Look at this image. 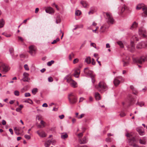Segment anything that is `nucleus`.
Wrapping results in <instances>:
<instances>
[{
  "label": "nucleus",
  "mask_w": 147,
  "mask_h": 147,
  "mask_svg": "<svg viewBox=\"0 0 147 147\" xmlns=\"http://www.w3.org/2000/svg\"><path fill=\"white\" fill-rule=\"evenodd\" d=\"M95 87L100 92H102L107 89V87L106 84L102 82H100L98 86H96Z\"/></svg>",
  "instance_id": "obj_1"
},
{
  "label": "nucleus",
  "mask_w": 147,
  "mask_h": 147,
  "mask_svg": "<svg viewBox=\"0 0 147 147\" xmlns=\"http://www.w3.org/2000/svg\"><path fill=\"white\" fill-rule=\"evenodd\" d=\"M68 98L69 102L72 104L76 103L77 101V98L76 95L72 92L69 94Z\"/></svg>",
  "instance_id": "obj_2"
},
{
  "label": "nucleus",
  "mask_w": 147,
  "mask_h": 147,
  "mask_svg": "<svg viewBox=\"0 0 147 147\" xmlns=\"http://www.w3.org/2000/svg\"><path fill=\"white\" fill-rule=\"evenodd\" d=\"M107 18L106 19L107 22L109 24H112L114 22V20L113 19L111 13L107 12L106 13Z\"/></svg>",
  "instance_id": "obj_3"
},
{
  "label": "nucleus",
  "mask_w": 147,
  "mask_h": 147,
  "mask_svg": "<svg viewBox=\"0 0 147 147\" xmlns=\"http://www.w3.org/2000/svg\"><path fill=\"white\" fill-rule=\"evenodd\" d=\"M68 76H66L64 78V80H66L67 82L69 83L70 85L73 88H76V87L77 83L72 80L69 77L68 78Z\"/></svg>",
  "instance_id": "obj_4"
},
{
  "label": "nucleus",
  "mask_w": 147,
  "mask_h": 147,
  "mask_svg": "<svg viewBox=\"0 0 147 147\" xmlns=\"http://www.w3.org/2000/svg\"><path fill=\"white\" fill-rule=\"evenodd\" d=\"M146 58L144 56H142L139 57L133 58L134 62L142 64L145 62Z\"/></svg>",
  "instance_id": "obj_5"
},
{
  "label": "nucleus",
  "mask_w": 147,
  "mask_h": 147,
  "mask_svg": "<svg viewBox=\"0 0 147 147\" xmlns=\"http://www.w3.org/2000/svg\"><path fill=\"white\" fill-rule=\"evenodd\" d=\"M29 53L32 56L35 55L36 52V48L35 46L31 45L29 47Z\"/></svg>",
  "instance_id": "obj_6"
},
{
  "label": "nucleus",
  "mask_w": 147,
  "mask_h": 147,
  "mask_svg": "<svg viewBox=\"0 0 147 147\" xmlns=\"http://www.w3.org/2000/svg\"><path fill=\"white\" fill-rule=\"evenodd\" d=\"M0 68H3V71L5 73L7 72L9 69L8 67L2 63L0 62Z\"/></svg>",
  "instance_id": "obj_7"
},
{
  "label": "nucleus",
  "mask_w": 147,
  "mask_h": 147,
  "mask_svg": "<svg viewBox=\"0 0 147 147\" xmlns=\"http://www.w3.org/2000/svg\"><path fill=\"white\" fill-rule=\"evenodd\" d=\"M84 72L88 76H90V77H91V76H92V75H94L93 74V71L90 70L88 67H86L84 69Z\"/></svg>",
  "instance_id": "obj_8"
},
{
  "label": "nucleus",
  "mask_w": 147,
  "mask_h": 147,
  "mask_svg": "<svg viewBox=\"0 0 147 147\" xmlns=\"http://www.w3.org/2000/svg\"><path fill=\"white\" fill-rule=\"evenodd\" d=\"M146 43L145 42H142L139 43L136 46L138 49H140L146 47Z\"/></svg>",
  "instance_id": "obj_9"
},
{
  "label": "nucleus",
  "mask_w": 147,
  "mask_h": 147,
  "mask_svg": "<svg viewBox=\"0 0 147 147\" xmlns=\"http://www.w3.org/2000/svg\"><path fill=\"white\" fill-rule=\"evenodd\" d=\"M139 143L140 144L145 145L146 144L147 139L146 137H142L139 139Z\"/></svg>",
  "instance_id": "obj_10"
},
{
  "label": "nucleus",
  "mask_w": 147,
  "mask_h": 147,
  "mask_svg": "<svg viewBox=\"0 0 147 147\" xmlns=\"http://www.w3.org/2000/svg\"><path fill=\"white\" fill-rule=\"evenodd\" d=\"M128 140L129 145L130 146H132L135 144L134 142H136V139L134 137L128 138Z\"/></svg>",
  "instance_id": "obj_11"
},
{
  "label": "nucleus",
  "mask_w": 147,
  "mask_h": 147,
  "mask_svg": "<svg viewBox=\"0 0 147 147\" xmlns=\"http://www.w3.org/2000/svg\"><path fill=\"white\" fill-rule=\"evenodd\" d=\"M128 50L131 52H132L135 49V45L133 41H131V45L128 47Z\"/></svg>",
  "instance_id": "obj_12"
},
{
  "label": "nucleus",
  "mask_w": 147,
  "mask_h": 147,
  "mask_svg": "<svg viewBox=\"0 0 147 147\" xmlns=\"http://www.w3.org/2000/svg\"><path fill=\"white\" fill-rule=\"evenodd\" d=\"M137 131L140 136H143L145 134V131L143 128L138 127L137 129Z\"/></svg>",
  "instance_id": "obj_13"
},
{
  "label": "nucleus",
  "mask_w": 147,
  "mask_h": 147,
  "mask_svg": "<svg viewBox=\"0 0 147 147\" xmlns=\"http://www.w3.org/2000/svg\"><path fill=\"white\" fill-rule=\"evenodd\" d=\"M139 34L140 35H142L143 37H145V36L144 33L146 32V30L144 28H141L139 30Z\"/></svg>",
  "instance_id": "obj_14"
},
{
  "label": "nucleus",
  "mask_w": 147,
  "mask_h": 147,
  "mask_svg": "<svg viewBox=\"0 0 147 147\" xmlns=\"http://www.w3.org/2000/svg\"><path fill=\"white\" fill-rule=\"evenodd\" d=\"M128 99L130 102V104L131 105L134 103V100L132 95L131 94H128Z\"/></svg>",
  "instance_id": "obj_15"
},
{
  "label": "nucleus",
  "mask_w": 147,
  "mask_h": 147,
  "mask_svg": "<svg viewBox=\"0 0 147 147\" xmlns=\"http://www.w3.org/2000/svg\"><path fill=\"white\" fill-rule=\"evenodd\" d=\"M130 88L132 91L133 94L136 95H137L138 93V92L133 86L131 85L130 86Z\"/></svg>",
  "instance_id": "obj_16"
},
{
  "label": "nucleus",
  "mask_w": 147,
  "mask_h": 147,
  "mask_svg": "<svg viewBox=\"0 0 147 147\" xmlns=\"http://www.w3.org/2000/svg\"><path fill=\"white\" fill-rule=\"evenodd\" d=\"M87 142V140L86 138L84 137L82 139L79 140V142L80 144H85Z\"/></svg>",
  "instance_id": "obj_17"
},
{
  "label": "nucleus",
  "mask_w": 147,
  "mask_h": 147,
  "mask_svg": "<svg viewBox=\"0 0 147 147\" xmlns=\"http://www.w3.org/2000/svg\"><path fill=\"white\" fill-rule=\"evenodd\" d=\"M45 11L46 13L50 14L54 13L53 9L50 7H47L45 9Z\"/></svg>",
  "instance_id": "obj_18"
},
{
  "label": "nucleus",
  "mask_w": 147,
  "mask_h": 147,
  "mask_svg": "<svg viewBox=\"0 0 147 147\" xmlns=\"http://www.w3.org/2000/svg\"><path fill=\"white\" fill-rule=\"evenodd\" d=\"M36 133L39 135V136L41 137H45L47 136V135L43 131L40 132L39 131H38L36 132Z\"/></svg>",
  "instance_id": "obj_19"
},
{
  "label": "nucleus",
  "mask_w": 147,
  "mask_h": 147,
  "mask_svg": "<svg viewBox=\"0 0 147 147\" xmlns=\"http://www.w3.org/2000/svg\"><path fill=\"white\" fill-rule=\"evenodd\" d=\"M142 10L144 15L142 13V16L144 17H147V7H144L142 8Z\"/></svg>",
  "instance_id": "obj_20"
},
{
  "label": "nucleus",
  "mask_w": 147,
  "mask_h": 147,
  "mask_svg": "<svg viewBox=\"0 0 147 147\" xmlns=\"http://www.w3.org/2000/svg\"><path fill=\"white\" fill-rule=\"evenodd\" d=\"M80 71L79 69H77L75 71V73L74 74V76L76 78H78L79 77V75L80 74Z\"/></svg>",
  "instance_id": "obj_21"
},
{
  "label": "nucleus",
  "mask_w": 147,
  "mask_h": 147,
  "mask_svg": "<svg viewBox=\"0 0 147 147\" xmlns=\"http://www.w3.org/2000/svg\"><path fill=\"white\" fill-rule=\"evenodd\" d=\"M61 138L63 139L67 138L68 137V135L66 133H61Z\"/></svg>",
  "instance_id": "obj_22"
},
{
  "label": "nucleus",
  "mask_w": 147,
  "mask_h": 147,
  "mask_svg": "<svg viewBox=\"0 0 147 147\" xmlns=\"http://www.w3.org/2000/svg\"><path fill=\"white\" fill-rule=\"evenodd\" d=\"M144 7V5L143 3L139 4L137 5L136 7V9L137 10H140L142 8Z\"/></svg>",
  "instance_id": "obj_23"
},
{
  "label": "nucleus",
  "mask_w": 147,
  "mask_h": 147,
  "mask_svg": "<svg viewBox=\"0 0 147 147\" xmlns=\"http://www.w3.org/2000/svg\"><path fill=\"white\" fill-rule=\"evenodd\" d=\"M95 98L96 100H99L101 99L100 96L98 92H95Z\"/></svg>",
  "instance_id": "obj_24"
},
{
  "label": "nucleus",
  "mask_w": 147,
  "mask_h": 147,
  "mask_svg": "<svg viewBox=\"0 0 147 147\" xmlns=\"http://www.w3.org/2000/svg\"><path fill=\"white\" fill-rule=\"evenodd\" d=\"M61 21V18L59 15H57L56 17V23L57 24L60 23Z\"/></svg>",
  "instance_id": "obj_25"
},
{
  "label": "nucleus",
  "mask_w": 147,
  "mask_h": 147,
  "mask_svg": "<svg viewBox=\"0 0 147 147\" xmlns=\"http://www.w3.org/2000/svg\"><path fill=\"white\" fill-rule=\"evenodd\" d=\"M113 83L116 86L119 84L120 81L117 78H115L114 80Z\"/></svg>",
  "instance_id": "obj_26"
},
{
  "label": "nucleus",
  "mask_w": 147,
  "mask_h": 147,
  "mask_svg": "<svg viewBox=\"0 0 147 147\" xmlns=\"http://www.w3.org/2000/svg\"><path fill=\"white\" fill-rule=\"evenodd\" d=\"M85 62L88 64H90L91 62V58L90 57H87L85 60Z\"/></svg>",
  "instance_id": "obj_27"
},
{
  "label": "nucleus",
  "mask_w": 147,
  "mask_h": 147,
  "mask_svg": "<svg viewBox=\"0 0 147 147\" xmlns=\"http://www.w3.org/2000/svg\"><path fill=\"white\" fill-rule=\"evenodd\" d=\"M137 26L138 24L135 22H134L132 25H131V27H130V29H133L134 28L137 27Z\"/></svg>",
  "instance_id": "obj_28"
},
{
  "label": "nucleus",
  "mask_w": 147,
  "mask_h": 147,
  "mask_svg": "<svg viewBox=\"0 0 147 147\" xmlns=\"http://www.w3.org/2000/svg\"><path fill=\"white\" fill-rule=\"evenodd\" d=\"M5 22L3 19L0 20V28H2L4 26Z\"/></svg>",
  "instance_id": "obj_29"
},
{
  "label": "nucleus",
  "mask_w": 147,
  "mask_h": 147,
  "mask_svg": "<svg viewBox=\"0 0 147 147\" xmlns=\"http://www.w3.org/2000/svg\"><path fill=\"white\" fill-rule=\"evenodd\" d=\"M95 8L93 7L90 8V11L88 12L89 14H93L95 11Z\"/></svg>",
  "instance_id": "obj_30"
},
{
  "label": "nucleus",
  "mask_w": 147,
  "mask_h": 147,
  "mask_svg": "<svg viewBox=\"0 0 147 147\" xmlns=\"http://www.w3.org/2000/svg\"><path fill=\"white\" fill-rule=\"evenodd\" d=\"M24 102H25L29 103L31 104H32L33 103V102L32 100L30 98H28V99L24 101Z\"/></svg>",
  "instance_id": "obj_31"
},
{
  "label": "nucleus",
  "mask_w": 147,
  "mask_h": 147,
  "mask_svg": "<svg viewBox=\"0 0 147 147\" xmlns=\"http://www.w3.org/2000/svg\"><path fill=\"white\" fill-rule=\"evenodd\" d=\"M131 40L134 41H138L139 40L138 38L136 35L133 36Z\"/></svg>",
  "instance_id": "obj_32"
},
{
  "label": "nucleus",
  "mask_w": 147,
  "mask_h": 147,
  "mask_svg": "<svg viewBox=\"0 0 147 147\" xmlns=\"http://www.w3.org/2000/svg\"><path fill=\"white\" fill-rule=\"evenodd\" d=\"M51 141L50 140H48L45 143V145L46 147H49L51 144Z\"/></svg>",
  "instance_id": "obj_33"
},
{
  "label": "nucleus",
  "mask_w": 147,
  "mask_h": 147,
  "mask_svg": "<svg viewBox=\"0 0 147 147\" xmlns=\"http://www.w3.org/2000/svg\"><path fill=\"white\" fill-rule=\"evenodd\" d=\"M123 66L124 67L127 66L129 63V61H126L124 59H123Z\"/></svg>",
  "instance_id": "obj_34"
},
{
  "label": "nucleus",
  "mask_w": 147,
  "mask_h": 147,
  "mask_svg": "<svg viewBox=\"0 0 147 147\" xmlns=\"http://www.w3.org/2000/svg\"><path fill=\"white\" fill-rule=\"evenodd\" d=\"M14 130L15 131V133L17 135H19L20 134V133L19 132V130L17 128V127H15L14 128Z\"/></svg>",
  "instance_id": "obj_35"
},
{
  "label": "nucleus",
  "mask_w": 147,
  "mask_h": 147,
  "mask_svg": "<svg viewBox=\"0 0 147 147\" xmlns=\"http://www.w3.org/2000/svg\"><path fill=\"white\" fill-rule=\"evenodd\" d=\"M74 57V54L72 53L71 54L69 55V60H71L72 59V58Z\"/></svg>",
  "instance_id": "obj_36"
},
{
  "label": "nucleus",
  "mask_w": 147,
  "mask_h": 147,
  "mask_svg": "<svg viewBox=\"0 0 147 147\" xmlns=\"http://www.w3.org/2000/svg\"><path fill=\"white\" fill-rule=\"evenodd\" d=\"M9 51L11 55L13 56L14 55V50L12 48H11L9 49Z\"/></svg>",
  "instance_id": "obj_37"
},
{
  "label": "nucleus",
  "mask_w": 147,
  "mask_h": 147,
  "mask_svg": "<svg viewBox=\"0 0 147 147\" xmlns=\"http://www.w3.org/2000/svg\"><path fill=\"white\" fill-rule=\"evenodd\" d=\"M38 92V89L37 88H34L32 90V93L34 95Z\"/></svg>",
  "instance_id": "obj_38"
},
{
  "label": "nucleus",
  "mask_w": 147,
  "mask_h": 147,
  "mask_svg": "<svg viewBox=\"0 0 147 147\" xmlns=\"http://www.w3.org/2000/svg\"><path fill=\"white\" fill-rule=\"evenodd\" d=\"M117 43L121 47L123 48V43L121 41H118L117 42Z\"/></svg>",
  "instance_id": "obj_39"
},
{
  "label": "nucleus",
  "mask_w": 147,
  "mask_h": 147,
  "mask_svg": "<svg viewBox=\"0 0 147 147\" xmlns=\"http://www.w3.org/2000/svg\"><path fill=\"white\" fill-rule=\"evenodd\" d=\"M81 3L82 5L83 6L85 7H86L87 5V4L84 1H82L81 2Z\"/></svg>",
  "instance_id": "obj_40"
},
{
  "label": "nucleus",
  "mask_w": 147,
  "mask_h": 147,
  "mask_svg": "<svg viewBox=\"0 0 147 147\" xmlns=\"http://www.w3.org/2000/svg\"><path fill=\"white\" fill-rule=\"evenodd\" d=\"M136 104L139 105L141 107H142V106L144 105V103L143 102H138Z\"/></svg>",
  "instance_id": "obj_41"
},
{
  "label": "nucleus",
  "mask_w": 147,
  "mask_h": 147,
  "mask_svg": "<svg viewBox=\"0 0 147 147\" xmlns=\"http://www.w3.org/2000/svg\"><path fill=\"white\" fill-rule=\"evenodd\" d=\"M75 28L73 29L74 30H76V29L80 28H82L83 27V26L82 25H77L75 26Z\"/></svg>",
  "instance_id": "obj_42"
},
{
  "label": "nucleus",
  "mask_w": 147,
  "mask_h": 147,
  "mask_svg": "<svg viewBox=\"0 0 147 147\" xmlns=\"http://www.w3.org/2000/svg\"><path fill=\"white\" fill-rule=\"evenodd\" d=\"M95 75H92V76H91L90 77L91 78V80H92V82L93 83H94V82H95V80L94 79V78L95 77Z\"/></svg>",
  "instance_id": "obj_43"
},
{
  "label": "nucleus",
  "mask_w": 147,
  "mask_h": 147,
  "mask_svg": "<svg viewBox=\"0 0 147 147\" xmlns=\"http://www.w3.org/2000/svg\"><path fill=\"white\" fill-rule=\"evenodd\" d=\"M54 62V61L53 60H51V61H49L47 63V65L48 66H51Z\"/></svg>",
  "instance_id": "obj_44"
},
{
  "label": "nucleus",
  "mask_w": 147,
  "mask_h": 147,
  "mask_svg": "<svg viewBox=\"0 0 147 147\" xmlns=\"http://www.w3.org/2000/svg\"><path fill=\"white\" fill-rule=\"evenodd\" d=\"M14 95L15 96H18L20 95L19 92L18 90H15L14 92Z\"/></svg>",
  "instance_id": "obj_45"
},
{
  "label": "nucleus",
  "mask_w": 147,
  "mask_h": 147,
  "mask_svg": "<svg viewBox=\"0 0 147 147\" xmlns=\"http://www.w3.org/2000/svg\"><path fill=\"white\" fill-rule=\"evenodd\" d=\"M81 14V12L79 10L76 11L75 13V15L76 16H80Z\"/></svg>",
  "instance_id": "obj_46"
},
{
  "label": "nucleus",
  "mask_w": 147,
  "mask_h": 147,
  "mask_svg": "<svg viewBox=\"0 0 147 147\" xmlns=\"http://www.w3.org/2000/svg\"><path fill=\"white\" fill-rule=\"evenodd\" d=\"M30 79H29L28 77H24L22 80L24 82H28V80Z\"/></svg>",
  "instance_id": "obj_47"
},
{
  "label": "nucleus",
  "mask_w": 147,
  "mask_h": 147,
  "mask_svg": "<svg viewBox=\"0 0 147 147\" xmlns=\"http://www.w3.org/2000/svg\"><path fill=\"white\" fill-rule=\"evenodd\" d=\"M24 67L25 69L26 70L28 71L29 70V69L27 64H25L24 66Z\"/></svg>",
  "instance_id": "obj_48"
},
{
  "label": "nucleus",
  "mask_w": 147,
  "mask_h": 147,
  "mask_svg": "<svg viewBox=\"0 0 147 147\" xmlns=\"http://www.w3.org/2000/svg\"><path fill=\"white\" fill-rule=\"evenodd\" d=\"M40 123L42 125H43V127H45V124H46V123L45 121H44L43 120H41L40 121Z\"/></svg>",
  "instance_id": "obj_49"
},
{
  "label": "nucleus",
  "mask_w": 147,
  "mask_h": 147,
  "mask_svg": "<svg viewBox=\"0 0 147 147\" xmlns=\"http://www.w3.org/2000/svg\"><path fill=\"white\" fill-rule=\"evenodd\" d=\"M25 138L29 140L30 139V136L28 135H24Z\"/></svg>",
  "instance_id": "obj_50"
},
{
  "label": "nucleus",
  "mask_w": 147,
  "mask_h": 147,
  "mask_svg": "<svg viewBox=\"0 0 147 147\" xmlns=\"http://www.w3.org/2000/svg\"><path fill=\"white\" fill-rule=\"evenodd\" d=\"M78 61H79V60L78 59H77V58L75 59L73 61V63L74 64H75L76 63H77L78 62Z\"/></svg>",
  "instance_id": "obj_51"
},
{
  "label": "nucleus",
  "mask_w": 147,
  "mask_h": 147,
  "mask_svg": "<svg viewBox=\"0 0 147 147\" xmlns=\"http://www.w3.org/2000/svg\"><path fill=\"white\" fill-rule=\"evenodd\" d=\"M25 97L30 96V94L29 92L26 93L24 94Z\"/></svg>",
  "instance_id": "obj_52"
},
{
  "label": "nucleus",
  "mask_w": 147,
  "mask_h": 147,
  "mask_svg": "<svg viewBox=\"0 0 147 147\" xmlns=\"http://www.w3.org/2000/svg\"><path fill=\"white\" fill-rule=\"evenodd\" d=\"M23 76L24 77H28V76H29V74L28 73L24 72L23 73Z\"/></svg>",
  "instance_id": "obj_53"
},
{
  "label": "nucleus",
  "mask_w": 147,
  "mask_h": 147,
  "mask_svg": "<svg viewBox=\"0 0 147 147\" xmlns=\"http://www.w3.org/2000/svg\"><path fill=\"white\" fill-rule=\"evenodd\" d=\"M126 135L127 136V137H128V138H130L132 137V135L129 133H128V134H127Z\"/></svg>",
  "instance_id": "obj_54"
},
{
  "label": "nucleus",
  "mask_w": 147,
  "mask_h": 147,
  "mask_svg": "<svg viewBox=\"0 0 147 147\" xmlns=\"http://www.w3.org/2000/svg\"><path fill=\"white\" fill-rule=\"evenodd\" d=\"M90 46L93 47L95 48H96V44L94 43H92L90 44Z\"/></svg>",
  "instance_id": "obj_55"
},
{
  "label": "nucleus",
  "mask_w": 147,
  "mask_h": 147,
  "mask_svg": "<svg viewBox=\"0 0 147 147\" xmlns=\"http://www.w3.org/2000/svg\"><path fill=\"white\" fill-rule=\"evenodd\" d=\"M18 38L19 40H20L21 42H23L24 41L23 39L21 37L18 36Z\"/></svg>",
  "instance_id": "obj_56"
},
{
  "label": "nucleus",
  "mask_w": 147,
  "mask_h": 147,
  "mask_svg": "<svg viewBox=\"0 0 147 147\" xmlns=\"http://www.w3.org/2000/svg\"><path fill=\"white\" fill-rule=\"evenodd\" d=\"M84 114H82L80 115V116L77 117V118L78 119H81L84 117Z\"/></svg>",
  "instance_id": "obj_57"
},
{
  "label": "nucleus",
  "mask_w": 147,
  "mask_h": 147,
  "mask_svg": "<svg viewBox=\"0 0 147 147\" xmlns=\"http://www.w3.org/2000/svg\"><path fill=\"white\" fill-rule=\"evenodd\" d=\"M78 136L79 138H80L82 137L83 136V133L82 132L78 134Z\"/></svg>",
  "instance_id": "obj_58"
},
{
  "label": "nucleus",
  "mask_w": 147,
  "mask_h": 147,
  "mask_svg": "<svg viewBox=\"0 0 147 147\" xmlns=\"http://www.w3.org/2000/svg\"><path fill=\"white\" fill-rule=\"evenodd\" d=\"M86 40L84 41L83 42V43L81 45V46L80 47V49H81L82 47H83L84 46V45L86 44Z\"/></svg>",
  "instance_id": "obj_59"
},
{
  "label": "nucleus",
  "mask_w": 147,
  "mask_h": 147,
  "mask_svg": "<svg viewBox=\"0 0 147 147\" xmlns=\"http://www.w3.org/2000/svg\"><path fill=\"white\" fill-rule=\"evenodd\" d=\"M120 116L121 117H124L125 115V114L123 112H122L120 114Z\"/></svg>",
  "instance_id": "obj_60"
},
{
  "label": "nucleus",
  "mask_w": 147,
  "mask_h": 147,
  "mask_svg": "<svg viewBox=\"0 0 147 147\" xmlns=\"http://www.w3.org/2000/svg\"><path fill=\"white\" fill-rule=\"evenodd\" d=\"M53 81V79L52 78L50 77L48 78V81L50 82H52Z\"/></svg>",
  "instance_id": "obj_61"
},
{
  "label": "nucleus",
  "mask_w": 147,
  "mask_h": 147,
  "mask_svg": "<svg viewBox=\"0 0 147 147\" xmlns=\"http://www.w3.org/2000/svg\"><path fill=\"white\" fill-rule=\"evenodd\" d=\"M124 59L126 61H129V60L130 59V58L128 56H127V57H126L125 59Z\"/></svg>",
  "instance_id": "obj_62"
},
{
  "label": "nucleus",
  "mask_w": 147,
  "mask_h": 147,
  "mask_svg": "<svg viewBox=\"0 0 147 147\" xmlns=\"http://www.w3.org/2000/svg\"><path fill=\"white\" fill-rule=\"evenodd\" d=\"M92 64L93 65H95L96 64V62L95 61L94 59L93 58L92 59Z\"/></svg>",
  "instance_id": "obj_63"
},
{
  "label": "nucleus",
  "mask_w": 147,
  "mask_h": 147,
  "mask_svg": "<svg viewBox=\"0 0 147 147\" xmlns=\"http://www.w3.org/2000/svg\"><path fill=\"white\" fill-rule=\"evenodd\" d=\"M59 117L61 119H62L64 117V115H62L59 116Z\"/></svg>",
  "instance_id": "obj_64"
}]
</instances>
